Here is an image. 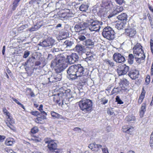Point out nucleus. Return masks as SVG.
<instances>
[{
  "label": "nucleus",
  "instance_id": "1",
  "mask_svg": "<svg viewBox=\"0 0 153 153\" xmlns=\"http://www.w3.org/2000/svg\"><path fill=\"white\" fill-rule=\"evenodd\" d=\"M71 91L69 89L64 90L62 88L59 89L57 94L53 95V100L55 103L60 105L67 104L66 101L70 98L71 97Z\"/></svg>",
  "mask_w": 153,
  "mask_h": 153
},
{
  "label": "nucleus",
  "instance_id": "2",
  "mask_svg": "<svg viewBox=\"0 0 153 153\" xmlns=\"http://www.w3.org/2000/svg\"><path fill=\"white\" fill-rule=\"evenodd\" d=\"M84 69L80 64L73 65L70 67L67 73L72 79H75L83 75Z\"/></svg>",
  "mask_w": 153,
  "mask_h": 153
},
{
  "label": "nucleus",
  "instance_id": "3",
  "mask_svg": "<svg viewBox=\"0 0 153 153\" xmlns=\"http://www.w3.org/2000/svg\"><path fill=\"white\" fill-rule=\"evenodd\" d=\"M79 106L82 111L87 113L90 112L92 107V102L89 99L82 100L78 102Z\"/></svg>",
  "mask_w": 153,
  "mask_h": 153
},
{
  "label": "nucleus",
  "instance_id": "4",
  "mask_svg": "<svg viewBox=\"0 0 153 153\" xmlns=\"http://www.w3.org/2000/svg\"><path fill=\"white\" fill-rule=\"evenodd\" d=\"M103 36L107 39L110 40L115 38V33L112 29L109 27H107L103 29L102 32Z\"/></svg>",
  "mask_w": 153,
  "mask_h": 153
},
{
  "label": "nucleus",
  "instance_id": "5",
  "mask_svg": "<svg viewBox=\"0 0 153 153\" xmlns=\"http://www.w3.org/2000/svg\"><path fill=\"white\" fill-rule=\"evenodd\" d=\"M68 56L64 54H60L58 55V59L51 62V66L53 67L55 66V64L58 65V64L66 65L67 62V57Z\"/></svg>",
  "mask_w": 153,
  "mask_h": 153
},
{
  "label": "nucleus",
  "instance_id": "6",
  "mask_svg": "<svg viewBox=\"0 0 153 153\" xmlns=\"http://www.w3.org/2000/svg\"><path fill=\"white\" fill-rule=\"evenodd\" d=\"M86 23L89 26V29L91 31H98L100 27V22L97 21L90 19L86 20Z\"/></svg>",
  "mask_w": 153,
  "mask_h": 153
},
{
  "label": "nucleus",
  "instance_id": "7",
  "mask_svg": "<svg viewBox=\"0 0 153 153\" xmlns=\"http://www.w3.org/2000/svg\"><path fill=\"white\" fill-rule=\"evenodd\" d=\"M55 40L51 37H48L47 39L40 43V45L43 47L51 48L55 46Z\"/></svg>",
  "mask_w": 153,
  "mask_h": 153
},
{
  "label": "nucleus",
  "instance_id": "8",
  "mask_svg": "<svg viewBox=\"0 0 153 153\" xmlns=\"http://www.w3.org/2000/svg\"><path fill=\"white\" fill-rule=\"evenodd\" d=\"M119 76L126 74L129 70V67L126 64L121 65L117 69Z\"/></svg>",
  "mask_w": 153,
  "mask_h": 153
},
{
  "label": "nucleus",
  "instance_id": "9",
  "mask_svg": "<svg viewBox=\"0 0 153 153\" xmlns=\"http://www.w3.org/2000/svg\"><path fill=\"white\" fill-rule=\"evenodd\" d=\"M142 46L140 44L137 43L133 48V53L134 56L144 55L143 51L142 49Z\"/></svg>",
  "mask_w": 153,
  "mask_h": 153
},
{
  "label": "nucleus",
  "instance_id": "10",
  "mask_svg": "<svg viewBox=\"0 0 153 153\" xmlns=\"http://www.w3.org/2000/svg\"><path fill=\"white\" fill-rule=\"evenodd\" d=\"M114 60L116 62L121 63L126 61L124 56L119 53H115L113 56Z\"/></svg>",
  "mask_w": 153,
  "mask_h": 153
},
{
  "label": "nucleus",
  "instance_id": "11",
  "mask_svg": "<svg viewBox=\"0 0 153 153\" xmlns=\"http://www.w3.org/2000/svg\"><path fill=\"white\" fill-rule=\"evenodd\" d=\"M45 141L46 143H48V147L50 151L53 152L55 150H56L57 144L53 141L48 139H45Z\"/></svg>",
  "mask_w": 153,
  "mask_h": 153
},
{
  "label": "nucleus",
  "instance_id": "12",
  "mask_svg": "<svg viewBox=\"0 0 153 153\" xmlns=\"http://www.w3.org/2000/svg\"><path fill=\"white\" fill-rule=\"evenodd\" d=\"M79 57L75 53H73L71 56L67 57V60L70 64H74L75 62L78 60Z\"/></svg>",
  "mask_w": 153,
  "mask_h": 153
},
{
  "label": "nucleus",
  "instance_id": "13",
  "mask_svg": "<svg viewBox=\"0 0 153 153\" xmlns=\"http://www.w3.org/2000/svg\"><path fill=\"white\" fill-rule=\"evenodd\" d=\"M4 114L6 116V117L7 121V122L6 123L7 126L11 129L13 130L14 129V126L12 124L14 123V121L10 116V113L8 112H7Z\"/></svg>",
  "mask_w": 153,
  "mask_h": 153
},
{
  "label": "nucleus",
  "instance_id": "14",
  "mask_svg": "<svg viewBox=\"0 0 153 153\" xmlns=\"http://www.w3.org/2000/svg\"><path fill=\"white\" fill-rule=\"evenodd\" d=\"M126 33L130 37H133L136 33V30L134 28L129 27L126 30Z\"/></svg>",
  "mask_w": 153,
  "mask_h": 153
},
{
  "label": "nucleus",
  "instance_id": "15",
  "mask_svg": "<svg viewBox=\"0 0 153 153\" xmlns=\"http://www.w3.org/2000/svg\"><path fill=\"white\" fill-rule=\"evenodd\" d=\"M74 29L76 32H79L82 34H84L86 32V28L83 27L82 25H76Z\"/></svg>",
  "mask_w": 153,
  "mask_h": 153
},
{
  "label": "nucleus",
  "instance_id": "16",
  "mask_svg": "<svg viewBox=\"0 0 153 153\" xmlns=\"http://www.w3.org/2000/svg\"><path fill=\"white\" fill-rule=\"evenodd\" d=\"M139 74V71L136 69L131 70L129 73L128 75L132 79L138 78Z\"/></svg>",
  "mask_w": 153,
  "mask_h": 153
},
{
  "label": "nucleus",
  "instance_id": "17",
  "mask_svg": "<svg viewBox=\"0 0 153 153\" xmlns=\"http://www.w3.org/2000/svg\"><path fill=\"white\" fill-rule=\"evenodd\" d=\"M74 50L80 54H82L86 51V50L84 46L79 44H77L76 46L74 48Z\"/></svg>",
  "mask_w": 153,
  "mask_h": 153
},
{
  "label": "nucleus",
  "instance_id": "18",
  "mask_svg": "<svg viewBox=\"0 0 153 153\" xmlns=\"http://www.w3.org/2000/svg\"><path fill=\"white\" fill-rule=\"evenodd\" d=\"M74 44L73 41L69 40H66L64 43L61 45V50L62 51H63L64 49L70 48Z\"/></svg>",
  "mask_w": 153,
  "mask_h": 153
},
{
  "label": "nucleus",
  "instance_id": "19",
  "mask_svg": "<svg viewBox=\"0 0 153 153\" xmlns=\"http://www.w3.org/2000/svg\"><path fill=\"white\" fill-rule=\"evenodd\" d=\"M55 66H54L56 67L55 69V71L56 74H58L60 73L64 69H65L67 67L66 65H62L58 64V65L55 64Z\"/></svg>",
  "mask_w": 153,
  "mask_h": 153
},
{
  "label": "nucleus",
  "instance_id": "20",
  "mask_svg": "<svg viewBox=\"0 0 153 153\" xmlns=\"http://www.w3.org/2000/svg\"><path fill=\"white\" fill-rule=\"evenodd\" d=\"M94 44V42L92 41V40L90 39H86L83 43V45L87 46V47L91 48L93 47Z\"/></svg>",
  "mask_w": 153,
  "mask_h": 153
},
{
  "label": "nucleus",
  "instance_id": "21",
  "mask_svg": "<svg viewBox=\"0 0 153 153\" xmlns=\"http://www.w3.org/2000/svg\"><path fill=\"white\" fill-rule=\"evenodd\" d=\"M117 18L119 20L125 22L127 20V15L126 13H123L117 16Z\"/></svg>",
  "mask_w": 153,
  "mask_h": 153
},
{
  "label": "nucleus",
  "instance_id": "22",
  "mask_svg": "<svg viewBox=\"0 0 153 153\" xmlns=\"http://www.w3.org/2000/svg\"><path fill=\"white\" fill-rule=\"evenodd\" d=\"M134 130V128L133 127H129L126 126L123 127L122 131L123 132H126L127 133H130L132 132Z\"/></svg>",
  "mask_w": 153,
  "mask_h": 153
},
{
  "label": "nucleus",
  "instance_id": "23",
  "mask_svg": "<svg viewBox=\"0 0 153 153\" xmlns=\"http://www.w3.org/2000/svg\"><path fill=\"white\" fill-rule=\"evenodd\" d=\"M134 55L133 56L132 54H130L128 55V63L132 65L134 63Z\"/></svg>",
  "mask_w": 153,
  "mask_h": 153
},
{
  "label": "nucleus",
  "instance_id": "24",
  "mask_svg": "<svg viewBox=\"0 0 153 153\" xmlns=\"http://www.w3.org/2000/svg\"><path fill=\"white\" fill-rule=\"evenodd\" d=\"M145 56H134V58L136 59V61L138 63H140L142 61H143L145 58Z\"/></svg>",
  "mask_w": 153,
  "mask_h": 153
},
{
  "label": "nucleus",
  "instance_id": "25",
  "mask_svg": "<svg viewBox=\"0 0 153 153\" xmlns=\"http://www.w3.org/2000/svg\"><path fill=\"white\" fill-rule=\"evenodd\" d=\"M119 12L117 10H111V11L110 13V14L108 16V18H111L113 16H114L118 14Z\"/></svg>",
  "mask_w": 153,
  "mask_h": 153
},
{
  "label": "nucleus",
  "instance_id": "26",
  "mask_svg": "<svg viewBox=\"0 0 153 153\" xmlns=\"http://www.w3.org/2000/svg\"><path fill=\"white\" fill-rule=\"evenodd\" d=\"M33 65V62L32 61V59H30L26 62L23 65L24 66H27L32 67Z\"/></svg>",
  "mask_w": 153,
  "mask_h": 153
},
{
  "label": "nucleus",
  "instance_id": "27",
  "mask_svg": "<svg viewBox=\"0 0 153 153\" xmlns=\"http://www.w3.org/2000/svg\"><path fill=\"white\" fill-rule=\"evenodd\" d=\"M21 0H14L12 4V9H15L19 5V3Z\"/></svg>",
  "mask_w": 153,
  "mask_h": 153
},
{
  "label": "nucleus",
  "instance_id": "28",
  "mask_svg": "<svg viewBox=\"0 0 153 153\" xmlns=\"http://www.w3.org/2000/svg\"><path fill=\"white\" fill-rule=\"evenodd\" d=\"M102 149V146L99 144H95L94 149L93 150V152H98L100 149Z\"/></svg>",
  "mask_w": 153,
  "mask_h": 153
},
{
  "label": "nucleus",
  "instance_id": "29",
  "mask_svg": "<svg viewBox=\"0 0 153 153\" xmlns=\"http://www.w3.org/2000/svg\"><path fill=\"white\" fill-rule=\"evenodd\" d=\"M124 25L123 23L121 22L120 23H117L115 25V27L118 30H121L124 28Z\"/></svg>",
  "mask_w": 153,
  "mask_h": 153
},
{
  "label": "nucleus",
  "instance_id": "30",
  "mask_svg": "<svg viewBox=\"0 0 153 153\" xmlns=\"http://www.w3.org/2000/svg\"><path fill=\"white\" fill-rule=\"evenodd\" d=\"M105 62L107 64L111 67H113L115 66L114 62L111 60L107 59L105 61Z\"/></svg>",
  "mask_w": 153,
  "mask_h": 153
},
{
  "label": "nucleus",
  "instance_id": "31",
  "mask_svg": "<svg viewBox=\"0 0 153 153\" xmlns=\"http://www.w3.org/2000/svg\"><path fill=\"white\" fill-rule=\"evenodd\" d=\"M5 144L7 146H12L13 144V142L11 139L10 138L7 139L6 140Z\"/></svg>",
  "mask_w": 153,
  "mask_h": 153
},
{
  "label": "nucleus",
  "instance_id": "32",
  "mask_svg": "<svg viewBox=\"0 0 153 153\" xmlns=\"http://www.w3.org/2000/svg\"><path fill=\"white\" fill-rule=\"evenodd\" d=\"M126 120L128 121H134L135 120V117L132 115H128L126 117Z\"/></svg>",
  "mask_w": 153,
  "mask_h": 153
},
{
  "label": "nucleus",
  "instance_id": "33",
  "mask_svg": "<svg viewBox=\"0 0 153 153\" xmlns=\"http://www.w3.org/2000/svg\"><path fill=\"white\" fill-rule=\"evenodd\" d=\"M55 79L56 80V82L58 81H60L62 78V76L61 74H54Z\"/></svg>",
  "mask_w": 153,
  "mask_h": 153
},
{
  "label": "nucleus",
  "instance_id": "34",
  "mask_svg": "<svg viewBox=\"0 0 153 153\" xmlns=\"http://www.w3.org/2000/svg\"><path fill=\"white\" fill-rule=\"evenodd\" d=\"M55 46L51 48V52L53 54H56V53L60 51L59 49L55 47Z\"/></svg>",
  "mask_w": 153,
  "mask_h": 153
},
{
  "label": "nucleus",
  "instance_id": "35",
  "mask_svg": "<svg viewBox=\"0 0 153 153\" xmlns=\"http://www.w3.org/2000/svg\"><path fill=\"white\" fill-rule=\"evenodd\" d=\"M79 77H80V79L83 83H85L87 82L86 76H83L82 75Z\"/></svg>",
  "mask_w": 153,
  "mask_h": 153
},
{
  "label": "nucleus",
  "instance_id": "36",
  "mask_svg": "<svg viewBox=\"0 0 153 153\" xmlns=\"http://www.w3.org/2000/svg\"><path fill=\"white\" fill-rule=\"evenodd\" d=\"M111 5V4H110L108 2H105L103 4V6H102L104 7L105 9H109L110 8V5Z\"/></svg>",
  "mask_w": 153,
  "mask_h": 153
},
{
  "label": "nucleus",
  "instance_id": "37",
  "mask_svg": "<svg viewBox=\"0 0 153 153\" xmlns=\"http://www.w3.org/2000/svg\"><path fill=\"white\" fill-rule=\"evenodd\" d=\"M48 79L50 82H56L54 75L53 76L51 75L50 77L48 78Z\"/></svg>",
  "mask_w": 153,
  "mask_h": 153
},
{
  "label": "nucleus",
  "instance_id": "38",
  "mask_svg": "<svg viewBox=\"0 0 153 153\" xmlns=\"http://www.w3.org/2000/svg\"><path fill=\"white\" fill-rule=\"evenodd\" d=\"M116 101L117 103L120 104H121L123 103V102L120 99V97L118 96H116Z\"/></svg>",
  "mask_w": 153,
  "mask_h": 153
},
{
  "label": "nucleus",
  "instance_id": "39",
  "mask_svg": "<svg viewBox=\"0 0 153 153\" xmlns=\"http://www.w3.org/2000/svg\"><path fill=\"white\" fill-rule=\"evenodd\" d=\"M144 97V95L142 93L140 95L138 100V102L139 103L141 104Z\"/></svg>",
  "mask_w": 153,
  "mask_h": 153
},
{
  "label": "nucleus",
  "instance_id": "40",
  "mask_svg": "<svg viewBox=\"0 0 153 153\" xmlns=\"http://www.w3.org/2000/svg\"><path fill=\"white\" fill-rule=\"evenodd\" d=\"M28 25H25L21 26L18 28V31H19L23 30L27 28Z\"/></svg>",
  "mask_w": 153,
  "mask_h": 153
},
{
  "label": "nucleus",
  "instance_id": "41",
  "mask_svg": "<svg viewBox=\"0 0 153 153\" xmlns=\"http://www.w3.org/2000/svg\"><path fill=\"white\" fill-rule=\"evenodd\" d=\"M51 114L52 116L53 117L59 118L60 117V115L54 112H51Z\"/></svg>",
  "mask_w": 153,
  "mask_h": 153
},
{
  "label": "nucleus",
  "instance_id": "42",
  "mask_svg": "<svg viewBox=\"0 0 153 153\" xmlns=\"http://www.w3.org/2000/svg\"><path fill=\"white\" fill-rule=\"evenodd\" d=\"M41 1V0H31L29 1L30 4L37 3L39 4Z\"/></svg>",
  "mask_w": 153,
  "mask_h": 153
},
{
  "label": "nucleus",
  "instance_id": "43",
  "mask_svg": "<svg viewBox=\"0 0 153 153\" xmlns=\"http://www.w3.org/2000/svg\"><path fill=\"white\" fill-rule=\"evenodd\" d=\"M78 38L81 41H83L86 39V38L84 36L80 35L78 36Z\"/></svg>",
  "mask_w": 153,
  "mask_h": 153
},
{
  "label": "nucleus",
  "instance_id": "44",
  "mask_svg": "<svg viewBox=\"0 0 153 153\" xmlns=\"http://www.w3.org/2000/svg\"><path fill=\"white\" fill-rule=\"evenodd\" d=\"M38 128L37 127H34L32 128L31 131L32 133L35 134L37 133L38 131Z\"/></svg>",
  "mask_w": 153,
  "mask_h": 153
},
{
  "label": "nucleus",
  "instance_id": "45",
  "mask_svg": "<svg viewBox=\"0 0 153 153\" xmlns=\"http://www.w3.org/2000/svg\"><path fill=\"white\" fill-rule=\"evenodd\" d=\"M151 49L152 53L153 54V40L151 39L150 41Z\"/></svg>",
  "mask_w": 153,
  "mask_h": 153
},
{
  "label": "nucleus",
  "instance_id": "46",
  "mask_svg": "<svg viewBox=\"0 0 153 153\" xmlns=\"http://www.w3.org/2000/svg\"><path fill=\"white\" fill-rule=\"evenodd\" d=\"M141 111H146V105L145 103H143L141 108L140 110Z\"/></svg>",
  "mask_w": 153,
  "mask_h": 153
},
{
  "label": "nucleus",
  "instance_id": "47",
  "mask_svg": "<svg viewBox=\"0 0 153 153\" xmlns=\"http://www.w3.org/2000/svg\"><path fill=\"white\" fill-rule=\"evenodd\" d=\"M101 101L102 102V103L103 104H105L108 102V99H106L104 97L101 99Z\"/></svg>",
  "mask_w": 153,
  "mask_h": 153
},
{
  "label": "nucleus",
  "instance_id": "48",
  "mask_svg": "<svg viewBox=\"0 0 153 153\" xmlns=\"http://www.w3.org/2000/svg\"><path fill=\"white\" fill-rule=\"evenodd\" d=\"M95 143H92L90 144L88 147L89 148L92 150V151H93V150L94 149V147H95Z\"/></svg>",
  "mask_w": 153,
  "mask_h": 153
},
{
  "label": "nucleus",
  "instance_id": "49",
  "mask_svg": "<svg viewBox=\"0 0 153 153\" xmlns=\"http://www.w3.org/2000/svg\"><path fill=\"white\" fill-rule=\"evenodd\" d=\"M30 54V53L29 51H26L24 52L23 57L24 58H26Z\"/></svg>",
  "mask_w": 153,
  "mask_h": 153
},
{
  "label": "nucleus",
  "instance_id": "50",
  "mask_svg": "<svg viewBox=\"0 0 153 153\" xmlns=\"http://www.w3.org/2000/svg\"><path fill=\"white\" fill-rule=\"evenodd\" d=\"M38 28L36 25H35L34 27H32L30 30L31 31L36 30H38Z\"/></svg>",
  "mask_w": 153,
  "mask_h": 153
},
{
  "label": "nucleus",
  "instance_id": "51",
  "mask_svg": "<svg viewBox=\"0 0 153 153\" xmlns=\"http://www.w3.org/2000/svg\"><path fill=\"white\" fill-rule=\"evenodd\" d=\"M31 113L32 115L36 116H37L38 115H39V113L38 111H33Z\"/></svg>",
  "mask_w": 153,
  "mask_h": 153
},
{
  "label": "nucleus",
  "instance_id": "52",
  "mask_svg": "<svg viewBox=\"0 0 153 153\" xmlns=\"http://www.w3.org/2000/svg\"><path fill=\"white\" fill-rule=\"evenodd\" d=\"M115 1L119 4H121L124 2V0H115Z\"/></svg>",
  "mask_w": 153,
  "mask_h": 153
},
{
  "label": "nucleus",
  "instance_id": "53",
  "mask_svg": "<svg viewBox=\"0 0 153 153\" xmlns=\"http://www.w3.org/2000/svg\"><path fill=\"white\" fill-rule=\"evenodd\" d=\"M150 81V77L149 76H147L146 79V82L147 84H149Z\"/></svg>",
  "mask_w": 153,
  "mask_h": 153
},
{
  "label": "nucleus",
  "instance_id": "54",
  "mask_svg": "<svg viewBox=\"0 0 153 153\" xmlns=\"http://www.w3.org/2000/svg\"><path fill=\"white\" fill-rule=\"evenodd\" d=\"M107 113L108 114L110 115H113L114 113L112 110H107Z\"/></svg>",
  "mask_w": 153,
  "mask_h": 153
},
{
  "label": "nucleus",
  "instance_id": "55",
  "mask_svg": "<svg viewBox=\"0 0 153 153\" xmlns=\"http://www.w3.org/2000/svg\"><path fill=\"white\" fill-rule=\"evenodd\" d=\"M102 149L103 153H109L107 148H105L103 149L102 148Z\"/></svg>",
  "mask_w": 153,
  "mask_h": 153
},
{
  "label": "nucleus",
  "instance_id": "56",
  "mask_svg": "<svg viewBox=\"0 0 153 153\" xmlns=\"http://www.w3.org/2000/svg\"><path fill=\"white\" fill-rule=\"evenodd\" d=\"M145 111H140V117H143Z\"/></svg>",
  "mask_w": 153,
  "mask_h": 153
},
{
  "label": "nucleus",
  "instance_id": "57",
  "mask_svg": "<svg viewBox=\"0 0 153 153\" xmlns=\"http://www.w3.org/2000/svg\"><path fill=\"white\" fill-rule=\"evenodd\" d=\"M150 145L151 147H153V139H150L149 141Z\"/></svg>",
  "mask_w": 153,
  "mask_h": 153
},
{
  "label": "nucleus",
  "instance_id": "58",
  "mask_svg": "<svg viewBox=\"0 0 153 153\" xmlns=\"http://www.w3.org/2000/svg\"><path fill=\"white\" fill-rule=\"evenodd\" d=\"M12 99L14 101H15L16 103L18 104L19 105H20L21 104V103L19 102L17 100H16L13 98Z\"/></svg>",
  "mask_w": 153,
  "mask_h": 153
},
{
  "label": "nucleus",
  "instance_id": "59",
  "mask_svg": "<svg viewBox=\"0 0 153 153\" xmlns=\"http://www.w3.org/2000/svg\"><path fill=\"white\" fill-rule=\"evenodd\" d=\"M61 151L60 149H57L56 148V150H55L53 152H54L53 153H59Z\"/></svg>",
  "mask_w": 153,
  "mask_h": 153
},
{
  "label": "nucleus",
  "instance_id": "60",
  "mask_svg": "<svg viewBox=\"0 0 153 153\" xmlns=\"http://www.w3.org/2000/svg\"><path fill=\"white\" fill-rule=\"evenodd\" d=\"M117 88H114L111 91L112 94H113L116 93L117 91Z\"/></svg>",
  "mask_w": 153,
  "mask_h": 153
},
{
  "label": "nucleus",
  "instance_id": "61",
  "mask_svg": "<svg viewBox=\"0 0 153 153\" xmlns=\"http://www.w3.org/2000/svg\"><path fill=\"white\" fill-rule=\"evenodd\" d=\"M5 138V137L4 136H1V142H2Z\"/></svg>",
  "mask_w": 153,
  "mask_h": 153
},
{
  "label": "nucleus",
  "instance_id": "62",
  "mask_svg": "<svg viewBox=\"0 0 153 153\" xmlns=\"http://www.w3.org/2000/svg\"><path fill=\"white\" fill-rule=\"evenodd\" d=\"M5 50V46H4L3 47V49L2 51V53L3 55L4 54V53Z\"/></svg>",
  "mask_w": 153,
  "mask_h": 153
},
{
  "label": "nucleus",
  "instance_id": "63",
  "mask_svg": "<svg viewBox=\"0 0 153 153\" xmlns=\"http://www.w3.org/2000/svg\"><path fill=\"white\" fill-rule=\"evenodd\" d=\"M41 114L44 115L43 117V119H45V115H47V113L45 112L44 111H43L42 112V113H41Z\"/></svg>",
  "mask_w": 153,
  "mask_h": 153
},
{
  "label": "nucleus",
  "instance_id": "64",
  "mask_svg": "<svg viewBox=\"0 0 153 153\" xmlns=\"http://www.w3.org/2000/svg\"><path fill=\"white\" fill-rule=\"evenodd\" d=\"M41 63L39 61H37L35 63V65L36 66H39L40 65Z\"/></svg>",
  "mask_w": 153,
  "mask_h": 153
}]
</instances>
